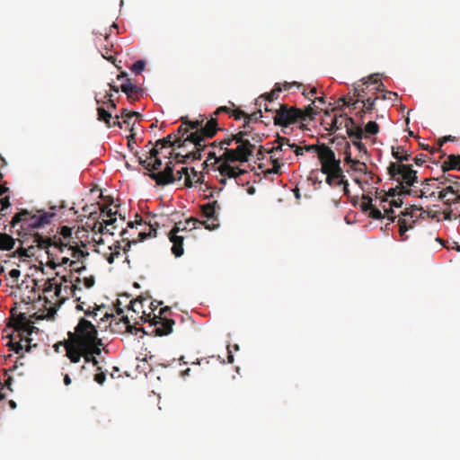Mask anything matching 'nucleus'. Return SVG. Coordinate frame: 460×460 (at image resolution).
<instances>
[{
	"label": "nucleus",
	"instance_id": "obj_1",
	"mask_svg": "<svg viewBox=\"0 0 460 460\" xmlns=\"http://www.w3.org/2000/svg\"><path fill=\"white\" fill-rule=\"evenodd\" d=\"M102 339L98 338L96 327L88 320L81 318L75 329L69 332V339L65 343V349H78L90 347H102Z\"/></svg>",
	"mask_w": 460,
	"mask_h": 460
},
{
	"label": "nucleus",
	"instance_id": "obj_2",
	"mask_svg": "<svg viewBox=\"0 0 460 460\" xmlns=\"http://www.w3.org/2000/svg\"><path fill=\"white\" fill-rule=\"evenodd\" d=\"M128 230H123L121 232L122 240L116 241L112 245L109 246L108 252L104 253V257L110 264H112L116 259L122 257L125 255L124 262H126L130 268V259L128 255V252L130 250L132 243H137V240H129V237L127 236ZM156 230L152 227V226H148V232L141 231L138 233V241H144L147 237L155 236Z\"/></svg>",
	"mask_w": 460,
	"mask_h": 460
},
{
	"label": "nucleus",
	"instance_id": "obj_3",
	"mask_svg": "<svg viewBox=\"0 0 460 460\" xmlns=\"http://www.w3.org/2000/svg\"><path fill=\"white\" fill-rule=\"evenodd\" d=\"M387 173L392 180L397 182L400 195H407L406 190H412L415 183L419 181L418 172L411 164L402 163H390Z\"/></svg>",
	"mask_w": 460,
	"mask_h": 460
},
{
	"label": "nucleus",
	"instance_id": "obj_4",
	"mask_svg": "<svg viewBox=\"0 0 460 460\" xmlns=\"http://www.w3.org/2000/svg\"><path fill=\"white\" fill-rule=\"evenodd\" d=\"M55 216L54 212L38 210L37 214H32L31 211L22 209L13 217L10 224L11 227L22 224V229H35L49 225Z\"/></svg>",
	"mask_w": 460,
	"mask_h": 460
},
{
	"label": "nucleus",
	"instance_id": "obj_5",
	"mask_svg": "<svg viewBox=\"0 0 460 460\" xmlns=\"http://www.w3.org/2000/svg\"><path fill=\"white\" fill-rule=\"evenodd\" d=\"M33 243H36L37 247L40 249H44L48 255V262L47 266L52 270H55L58 265L55 261L56 253L53 252L52 249H58L60 252H65V248L66 247V243H64L60 238L54 236V238L49 236H43L39 233L33 234Z\"/></svg>",
	"mask_w": 460,
	"mask_h": 460
},
{
	"label": "nucleus",
	"instance_id": "obj_6",
	"mask_svg": "<svg viewBox=\"0 0 460 460\" xmlns=\"http://www.w3.org/2000/svg\"><path fill=\"white\" fill-rule=\"evenodd\" d=\"M301 114L302 109L287 104H279V108L275 110L273 117L274 125L288 128L292 124L301 121Z\"/></svg>",
	"mask_w": 460,
	"mask_h": 460
},
{
	"label": "nucleus",
	"instance_id": "obj_7",
	"mask_svg": "<svg viewBox=\"0 0 460 460\" xmlns=\"http://www.w3.org/2000/svg\"><path fill=\"white\" fill-rule=\"evenodd\" d=\"M101 353L102 347L66 350V356L69 358L71 363H78L81 358H84L85 363H92L97 367V370H102V367H99V361L96 358V356H100Z\"/></svg>",
	"mask_w": 460,
	"mask_h": 460
},
{
	"label": "nucleus",
	"instance_id": "obj_8",
	"mask_svg": "<svg viewBox=\"0 0 460 460\" xmlns=\"http://www.w3.org/2000/svg\"><path fill=\"white\" fill-rule=\"evenodd\" d=\"M220 130L218 123L216 118L211 117L205 125L198 131L190 132L186 137V140L192 143L194 146H200V142H205L207 138H212L217 132Z\"/></svg>",
	"mask_w": 460,
	"mask_h": 460
},
{
	"label": "nucleus",
	"instance_id": "obj_9",
	"mask_svg": "<svg viewBox=\"0 0 460 460\" xmlns=\"http://www.w3.org/2000/svg\"><path fill=\"white\" fill-rule=\"evenodd\" d=\"M254 149L255 145L252 142L238 144L236 148H226L222 158L231 163H245L248 162L250 157L253 155Z\"/></svg>",
	"mask_w": 460,
	"mask_h": 460
},
{
	"label": "nucleus",
	"instance_id": "obj_10",
	"mask_svg": "<svg viewBox=\"0 0 460 460\" xmlns=\"http://www.w3.org/2000/svg\"><path fill=\"white\" fill-rule=\"evenodd\" d=\"M141 319L144 322L150 323V325L153 326L151 334L155 336H164L170 334L172 332V326L175 323L172 319H167L166 317L163 316H156L155 314L151 316V314H146L145 312H143Z\"/></svg>",
	"mask_w": 460,
	"mask_h": 460
},
{
	"label": "nucleus",
	"instance_id": "obj_11",
	"mask_svg": "<svg viewBox=\"0 0 460 460\" xmlns=\"http://www.w3.org/2000/svg\"><path fill=\"white\" fill-rule=\"evenodd\" d=\"M71 285L62 287V284L56 285L55 296L58 299V305L65 303L69 297L75 298V302H80L82 296L78 295V291H82L81 278L75 277L74 280H70Z\"/></svg>",
	"mask_w": 460,
	"mask_h": 460
},
{
	"label": "nucleus",
	"instance_id": "obj_12",
	"mask_svg": "<svg viewBox=\"0 0 460 460\" xmlns=\"http://www.w3.org/2000/svg\"><path fill=\"white\" fill-rule=\"evenodd\" d=\"M174 165L172 161L166 164V166L164 171L158 172H150L149 177L155 181L157 185H168L173 183L175 181L174 179Z\"/></svg>",
	"mask_w": 460,
	"mask_h": 460
},
{
	"label": "nucleus",
	"instance_id": "obj_13",
	"mask_svg": "<svg viewBox=\"0 0 460 460\" xmlns=\"http://www.w3.org/2000/svg\"><path fill=\"white\" fill-rule=\"evenodd\" d=\"M341 161L338 160L337 162L333 163H323L322 164L321 171L323 173L326 174V183L330 186L332 185V181L341 177H344L343 171L340 166Z\"/></svg>",
	"mask_w": 460,
	"mask_h": 460
},
{
	"label": "nucleus",
	"instance_id": "obj_14",
	"mask_svg": "<svg viewBox=\"0 0 460 460\" xmlns=\"http://www.w3.org/2000/svg\"><path fill=\"white\" fill-rule=\"evenodd\" d=\"M11 313L13 322L12 325L13 328L22 333L31 334L35 327L33 326V323L28 320L26 314L24 313H20L14 316L13 309Z\"/></svg>",
	"mask_w": 460,
	"mask_h": 460
},
{
	"label": "nucleus",
	"instance_id": "obj_15",
	"mask_svg": "<svg viewBox=\"0 0 460 460\" xmlns=\"http://www.w3.org/2000/svg\"><path fill=\"white\" fill-rule=\"evenodd\" d=\"M180 224L176 223L175 226L169 233V239L172 243V252L175 257H181L183 254V236L178 235L180 232Z\"/></svg>",
	"mask_w": 460,
	"mask_h": 460
},
{
	"label": "nucleus",
	"instance_id": "obj_16",
	"mask_svg": "<svg viewBox=\"0 0 460 460\" xmlns=\"http://www.w3.org/2000/svg\"><path fill=\"white\" fill-rule=\"evenodd\" d=\"M292 86H296L299 88L302 86V84L297 82H293V83L285 82L283 84L277 83L274 85V88L269 93L260 96L258 101L263 100L265 102H272L273 101H275L279 98V93L283 90H288Z\"/></svg>",
	"mask_w": 460,
	"mask_h": 460
},
{
	"label": "nucleus",
	"instance_id": "obj_17",
	"mask_svg": "<svg viewBox=\"0 0 460 460\" xmlns=\"http://www.w3.org/2000/svg\"><path fill=\"white\" fill-rule=\"evenodd\" d=\"M437 181L436 179H425L421 181L422 189H415L412 190H406L408 196L417 197V198H429L436 197V192L431 190V184L429 181Z\"/></svg>",
	"mask_w": 460,
	"mask_h": 460
},
{
	"label": "nucleus",
	"instance_id": "obj_18",
	"mask_svg": "<svg viewBox=\"0 0 460 460\" xmlns=\"http://www.w3.org/2000/svg\"><path fill=\"white\" fill-rule=\"evenodd\" d=\"M230 163V161L224 160V163H221V164H219L217 167V171L222 177L237 178L240 175L245 173L244 170L237 166H232Z\"/></svg>",
	"mask_w": 460,
	"mask_h": 460
},
{
	"label": "nucleus",
	"instance_id": "obj_19",
	"mask_svg": "<svg viewBox=\"0 0 460 460\" xmlns=\"http://www.w3.org/2000/svg\"><path fill=\"white\" fill-rule=\"evenodd\" d=\"M343 127L346 128L347 135L349 138L362 139L364 130L360 126L356 125L355 120L350 117L344 119Z\"/></svg>",
	"mask_w": 460,
	"mask_h": 460
},
{
	"label": "nucleus",
	"instance_id": "obj_20",
	"mask_svg": "<svg viewBox=\"0 0 460 460\" xmlns=\"http://www.w3.org/2000/svg\"><path fill=\"white\" fill-rule=\"evenodd\" d=\"M438 199L460 212V197H457V194H453L448 192L447 190L443 189L438 192Z\"/></svg>",
	"mask_w": 460,
	"mask_h": 460
},
{
	"label": "nucleus",
	"instance_id": "obj_21",
	"mask_svg": "<svg viewBox=\"0 0 460 460\" xmlns=\"http://www.w3.org/2000/svg\"><path fill=\"white\" fill-rule=\"evenodd\" d=\"M207 146H208L205 144V142H200V146H195V151L190 152L184 155L180 153H177L175 155V158L179 159L177 163L186 164L189 159L200 160L202 157L201 152L204 151Z\"/></svg>",
	"mask_w": 460,
	"mask_h": 460
},
{
	"label": "nucleus",
	"instance_id": "obj_22",
	"mask_svg": "<svg viewBox=\"0 0 460 460\" xmlns=\"http://www.w3.org/2000/svg\"><path fill=\"white\" fill-rule=\"evenodd\" d=\"M120 90L127 94L128 99L131 102L138 100L139 94L142 93V89L132 84L129 78H127L120 85Z\"/></svg>",
	"mask_w": 460,
	"mask_h": 460
},
{
	"label": "nucleus",
	"instance_id": "obj_23",
	"mask_svg": "<svg viewBox=\"0 0 460 460\" xmlns=\"http://www.w3.org/2000/svg\"><path fill=\"white\" fill-rule=\"evenodd\" d=\"M217 205V201L208 202L200 207L201 213L203 217L207 218L204 222H208V224H216V228L218 226L217 217L216 216V207Z\"/></svg>",
	"mask_w": 460,
	"mask_h": 460
},
{
	"label": "nucleus",
	"instance_id": "obj_24",
	"mask_svg": "<svg viewBox=\"0 0 460 460\" xmlns=\"http://www.w3.org/2000/svg\"><path fill=\"white\" fill-rule=\"evenodd\" d=\"M174 137H176V134H169L167 137L158 139L156 141V146H160V149L164 148V147H171V146H177L178 147H181L184 146L185 142L188 141V140H186V138L181 139V137H177V138H174Z\"/></svg>",
	"mask_w": 460,
	"mask_h": 460
},
{
	"label": "nucleus",
	"instance_id": "obj_25",
	"mask_svg": "<svg viewBox=\"0 0 460 460\" xmlns=\"http://www.w3.org/2000/svg\"><path fill=\"white\" fill-rule=\"evenodd\" d=\"M314 150H317L318 157L320 159L321 164L325 163H333L337 162L338 160L335 158L334 152L326 145L323 144L320 146H316V148Z\"/></svg>",
	"mask_w": 460,
	"mask_h": 460
},
{
	"label": "nucleus",
	"instance_id": "obj_26",
	"mask_svg": "<svg viewBox=\"0 0 460 460\" xmlns=\"http://www.w3.org/2000/svg\"><path fill=\"white\" fill-rule=\"evenodd\" d=\"M441 170L446 172L449 170L460 171V155H449L441 164Z\"/></svg>",
	"mask_w": 460,
	"mask_h": 460
},
{
	"label": "nucleus",
	"instance_id": "obj_27",
	"mask_svg": "<svg viewBox=\"0 0 460 460\" xmlns=\"http://www.w3.org/2000/svg\"><path fill=\"white\" fill-rule=\"evenodd\" d=\"M392 155L396 160L395 163L408 162L411 158V155L404 149L403 146H392Z\"/></svg>",
	"mask_w": 460,
	"mask_h": 460
},
{
	"label": "nucleus",
	"instance_id": "obj_28",
	"mask_svg": "<svg viewBox=\"0 0 460 460\" xmlns=\"http://www.w3.org/2000/svg\"><path fill=\"white\" fill-rule=\"evenodd\" d=\"M184 177L183 186L190 188L193 186V181L189 172L188 167H181L180 170L176 172L174 174L175 181H181Z\"/></svg>",
	"mask_w": 460,
	"mask_h": 460
},
{
	"label": "nucleus",
	"instance_id": "obj_29",
	"mask_svg": "<svg viewBox=\"0 0 460 460\" xmlns=\"http://www.w3.org/2000/svg\"><path fill=\"white\" fill-rule=\"evenodd\" d=\"M402 196H397V198L392 199L389 201V207L387 208L385 205H383L384 212L386 216V217L391 221L394 222L395 219V217L393 216L394 210L392 209V207L395 208H401L402 205V199L401 198Z\"/></svg>",
	"mask_w": 460,
	"mask_h": 460
},
{
	"label": "nucleus",
	"instance_id": "obj_30",
	"mask_svg": "<svg viewBox=\"0 0 460 460\" xmlns=\"http://www.w3.org/2000/svg\"><path fill=\"white\" fill-rule=\"evenodd\" d=\"M15 240L8 234H0V250L10 251L13 248Z\"/></svg>",
	"mask_w": 460,
	"mask_h": 460
},
{
	"label": "nucleus",
	"instance_id": "obj_31",
	"mask_svg": "<svg viewBox=\"0 0 460 460\" xmlns=\"http://www.w3.org/2000/svg\"><path fill=\"white\" fill-rule=\"evenodd\" d=\"M98 119L100 121H104L108 128L113 127L112 122L114 120V117H112L111 113L105 110L102 107L97 108Z\"/></svg>",
	"mask_w": 460,
	"mask_h": 460
},
{
	"label": "nucleus",
	"instance_id": "obj_32",
	"mask_svg": "<svg viewBox=\"0 0 460 460\" xmlns=\"http://www.w3.org/2000/svg\"><path fill=\"white\" fill-rule=\"evenodd\" d=\"M184 225L188 227H190V229L192 228H197V226L199 225H202L205 226L206 229H208V230H214L216 229V224H208V222H201L200 220L195 218V217H190L188 218Z\"/></svg>",
	"mask_w": 460,
	"mask_h": 460
},
{
	"label": "nucleus",
	"instance_id": "obj_33",
	"mask_svg": "<svg viewBox=\"0 0 460 460\" xmlns=\"http://www.w3.org/2000/svg\"><path fill=\"white\" fill-rule=\"evenodd\" d=\"M182 125L187 126L190 130L198 131L202 127V124L204 123V119H196V120H190L188 117H181L180 119Z\"/></svg>",
	"mask_w": 460,
	"mask_h": 460
},
{
	"label": "nucleus",
	"instance_id": "obj_34",
	"mask_svg": "<svg viewBox=\"0 0 460 460\" xmlns=\"http://www.w3.org/2000/svg\"><path fill=\"white\" fill-rule=\"evenodd\" d=\"M376 100H377V97H376L374 99L367 98V100H362L363 107H362L361 111L358 112L360 119H363L364 114L371 112L373 111Z\"/></svg>",
	"mask_w": 460,
	"mask_h": 460
},
{
	"label": "nucleus",
	"instance_id": "obj_35",
	"mask_svg": "<svg viewBox=\"0 0 460 460\" xmlns=\"http://www.w3.org/2000/svg\"><path fill=\"white\" fill-rule=\"evenodd\" d=\"M338 102H342V105L341 106H337V107L333 108L332 111H341L343 110L344 106L356 108V104L358 102H359V99L353 100L351 97H345V96H343V97H341L338 100Z\"/></svg>",
	"mask_w": 460,
	"mask_h": 460
},
{
	"label": "nucleus",
	"instance_id": "obj_36",
	"mask_svg": "<svg viewBox=\"0 0 460 460\" xmlns=\"http://www.w3.org/2000/svg\"><path fill=\"white\" fill-rule=\"evenodd\" d=\"M37 247L36 243L32 242V244H31L28 248L20 247L16 250L15 254L19 258H31L34 256L33 250Z\"/></svg>",
	"mask_w": 460,
	"mask_h": 460
},
{
	"label": "nucleus",
	"instance_id": "obj_37",
	"mask_svg": "<svg viewBox=\"0 0 460 460\" xmlns=\"http://www.w3.org/2000/svg\"><path fill=\"white\" fill-rule=\"evenodd\" d=\"M276 143L278 144V146H273L270 150V154H275V153H277L279 151L285 152L286 148H283V143L287 144V146L288 147V146H289V138L278 135L277 139H276Z\"/></svg>",
	"mask_w": 460,
	"mask_h": 460
},
{
	"label": "nucleus",
	"instance_id": "obj_38",
	"mask_svg": "<svg viewBox=\"0 0 460 460\" xmlns=\"http://www.w3.org/2000/svg\"><path fill=\"white\" fill-rule=\"evenodd\" d=\"M141 117L138 112L129 111L128 114L121 121V125L125 124L127 127H131L130 131H133V126L136 122V118Z\"/></svg>",
	"mask_w": 460,
	"mask_h": 460
},
{
	"label": "nucleus",
	"instance_id": "obj_39",
	"mask_svg": "<svg viewBox=\"0 0 460 460\" xmlns=\"http://www.w3.org/2000/svg\"><path fill=\"white\" fill-rule=\"evenodd\" d=\"M288 148L293 149L294 153L296 154V155L299 156V155H302L304 154V151L314 150L316 148V146L309 145V146H305L304 147H301V146H298L297 145H296L295 143H290L289 142Z\"/></svg>",
	"mask_w": 460,
	"mask_h": 460
},
{
	"label": "nucleus",
	"instance_id": "obj_40",
	"mask_svg": "<svg viewBox=\"0 0 460 460\" xmlns=\"http://www.w3.org/2000/svg\"><path fill=\"white\" fill-rule=\"evenodd\" d=\"M247 137H250V131L248 130H241L236 134L232 135V139L234 140L236 144H244L246 142H251Z\"/></svg>",
	"mask_w": 460,
	"mask_h": 460
},
{
	"label": "nucleus",
	"instance_id": "obj_41",
	"mask_svg": "<svg viewBox=\"0 0 460 460\" xmlns=\"http://www.w3.org/2000/svg\"><path fill=\"white\" fill-rule=\"evenodd\" d=\"M262 117L261 110H258L257 111L252 112V114L246 113V119H244L243 128H246L249 127V124L252 121L257 122Z\"/></svg>",
	"mask_w": 460,
	"mask_h": 460
},
{
	"label": "nucleus",
	"instance_id": "obj_42",
	"mask_svg": "<svg viewBox=\"0 0 460 460\" xmlns=\"http://www.w3.org/2000/svg\"><path fill=\"white\" fill-rule=\"evenodd\" d=\"M398 226H399V234L402 241H405L408 236L405 235V233L411 229V226H407V219L406 218H399L398 219Z\"/></svg>",
	"mask_w": 460,
	"mask_h": 460
},
{
	"label": "nucleus",
	"instance_id": "obj_43",
	"mask_svg": "<svg viewBox=\"0 0 460 460\" xmlns=\"http://www.w3.org/2000/svg\"><path fill=\"white\" fill-rule=\"evenodd\" d=\"M121 322L124 323L127 332H128L131 334H137L138 332H142L143 333H146L143 328H137L134 325H132L128 320V316H122L120 319Z\"/></svg>",
	"mask_w": 460,
	"mask_h": 460
},
{
	"label": "nucleus",
	"instance_id": "obj_44",
	"mask_svg": "<svg viewBox=\"0 0 460 460\" xmlns=\"http://www.w3.org/2000/svg\"><path fill=\"white\" fill-rule=\"evenodd\" d=\"M316 115V112L314 111V108L312 107V105L306 106L304 110L302 109V114H301V121H305L308 119H314Z\"/></svg>",
	"mask_w": 460,
	"mask_h": 460
},
{
	"label": "nucleus",
	"instance_id": "obj_45",
	"mask_svg": "<svg viewBox=\"0 0 460 460\" xmlns=\"http://www.w3.org/2000/svg\"><path fill=\"white\" fill-rule=\"evenodd\" d=\"M67 249V250H70L72 252H71V256L75 259H77L79 260L80 257H86L89 255L88 252H85V251H83L81 250L80 248L76 247V246H68L66 244V247L65 248V250Z\"/></svg>",
	"mask_w": 460,
	"mask_h": 460
},
{
	"label": "nucleus",
	"instance_id": "obj_46",
	"mask_svg": "<svg viewBox=\"0 0 460 460\" xmlns=\"http://www.w3.org/2000/svg\"><path fill=\"white\" fill-rule=\"evenodd\" d=\"M365 132L368 135H376L379 132V126L376 121H369L365 126Z\"/></svg>",
	"mask_w": 460,
	"mask_h": 460
},
{
	"label": "nucleus",
	"instance_id": "obj_47",
	"mask_svg": "<svg viewBox=\"0 0 460 460\" xmlns=\"http://www.w3.org/2000/svg\"><path fill=\"white\" fill-rule=\"evenodd\" d=\"M92 230H93V232L99 234H113V233L111 232L110 229L104 227L103 224L99 221L94 223Z\"/></svg>",
	"mask_w": 460,
	"mask_h": 460
},
{
	"label": "nucleus",
	"instance_id": "obj_48",
	"mask_svg": "<svg viewBox=\"0 0 460 460\" xmlns=\"http://www.w3.org/2000/svg\"><path fill=\"white\" fill-rule=\"evenodd\" d=\"M341 142H344L345 143V150H344V154H345V162L348 163V164H353V162L356 160V159H352L351 158V153H350V145L349 142L346 141V138L345 137H341Z\"/></svg>",
	"mask_w": 460,
	"mask_h": 460
},
{
	"label": "nucleus",
	"instance_id": "obj_49",
	"mask_svg": "<svg viewBox=\"0 0 460 460\" xmlns=\"http://www.w3.org/2000/svg\"><path fill=\"white\" fill-rule=\"evenodd\" d=\"M129 111L128 109H122L120 111V114H117L114 116V120L112 121V126L113 127H119V128H122L121 126V121H119V119H124L126 117L127 114H128Z\"/></svg>",
	"mask_w": 460,
	"mask_h": 460
},
{
	"label": "nucleus",
	"instance_id": "obj_50",
	"mask_svg": "<svg viewBox=\"0 0 460 460\" xmlns=\"http://www.w3.org/2000/svg\"><path fill=\"white\" fill-rule=\"evenodd\" d=\"M95 284V279L93 276L84 277L81 279V287L86 289L92 288Z\"/></svg>",
	"mask_w": 460,
	"mask_h": 460
},
{
	"label": "nucleus",
	"instance_id": "obj_51",
	"mask_svg": "<svg viewBox=\"0 0 460 460\" xmlns=\"http://www.w3.org/2000/svg\"><path fill=\"white\" fill-rule=\"evenodd\" d=\"M343 118V114H341L340 116L335 115L334 118L332 120L330 129L331 130H338L342 127L343 120H341V119Z\"/></svg>",
	"mask_w": 460,
	"mask_h": 460
},
{
	"label": "nucleus",
	"instance_id": "obj_52",
	"mask_svg": "<svg viewBox=\"0 0 460 460\" xmlns=\"http://www.w3.org/2000/svg\"><path fill=\"white\" fill-rule=\"evenodd\" d=\"M445 189L447 190L448 192H451L453 194H457V197H460V181H452V183L449 184L448 186H447Z\"/></svg>",
	"mask_w": 460,
	"mask_h": 460
},
{
	"label": "nucleus",
	"instance_id": "obj_53",
	"mask_svg": "<svg viewBox=\"0 0 460 460\" xmlns=\"http://www.w3.org/2000/svg\"><path fill=\"white\" fill-rule=\"evenodd\" d=\"M369 84L376 85L375 88L376 91H381V87L384 86L381 80L379 78L375 77L374 75L369 76L368 80L364 82V84H367V87L368 86Z\"/></svg>",
	"mask_w": 460,
	"mask_h": 460
},
{
	"label": "nucleus",
	"instance_id": "obj_54",
	"mask_svg": "<svg viewBox=\"0 0 460 460\" xmlns=\"http://www.w3.org/2000/svg\"><path fill=\"white\" fill-rule=\"evenodd\" d=\"M351 169L353 171L358 172H365L367 170V164L363 162H360L359 160L356 159L353 164H351Z\"/></svg>",
	"mask_w": 460,
	"mask_h": 460
},
{
	"label": "nucleus",
	"instance_id": "obj_55",
	"mask_svg": "<svg viewBox=\"0 0 460 460\" xmlns=\"http://www.w3.org/2000/svg\"><path fill=\"white\" fill-rule=\"evenodd\" d=\"M145 66H146V62L144 60L140 59V60L136 61L133 64L131 70L135 74L138 75L145 69Z\"/></svg>",
	"mask_w": 460,
	"mask_h": 460
},
{
	"label": "nucleus",
	"instance_id": "obj_56",
	"mask_svg": "<svg viewBox=\"0 0 460 460\" xmlns=\"http://www.w3.org/2000/svg\"><path fill=\"white\" fill-rule=\"evenodd\" d=\"M144 300H146V298L143 296H139L137 298L130 301L128 308L136 313V312H137L136 306L138 304L142 306V303Z\"/></svg>",
	"mask_w": 460,
	"mask_h": 460
},
{
	"label": "nucleus",
	"instance_id": "obj_57",
	"mask_svg": "<svg viewBox=\"0 0 460 460\" xmlns=\"http://www.w3.org/2000/svg\"><path fill=\"white\" fill-rule=\"evenodd\" d=\"M337 180V182H336V186H343V193L344 195L346 196H349V182L347 180L344 179V177H341V178H338L336 179Z\"/></svg>",
	"mask_w": 460,
	"mask_h": 460
},
{
	"label": "nucleus",
	"instance_id": "obj_58",
	"mask_svg": "<svg viewBox=\"0 0 460 460\" xmlns=\"http://www.w3.org/2000/svg\"><path fill=\"white\" fill-rule=\"evenodd\" d=\"M273 166L271 169H269L267 171L268 173H275V174H280L281 173V164L279 162V159H273L272 160Z\"/></svg>",
	"mask_w": 460,
	"mask_h": 460
},
{
	"label": "nucleus",
	"instance_id": "obj_59",
	"mask_svg": "<svg viewBox=\"0 0 460 460\" xmlns=\"http://www.w3.org/2000/svg\"><path fill=\"white\" fill-rule=\"evenodd\" d=\"M222 157H223V155L220 156H217V155L214 151H210L208 155V159L205 161L204 164L207 165L208 162L212 159H214V164H218L220 162L224 163V159Z\"/></svg>",
	"mask_w": 460,
	"mask_h": 460
},
{
	"label": "nucleus",
	"instance_id": "obj_60",
	"mask_svg": "<svg viewBox=\"0 0 460 460\" xmlns=\"http://www.w3.org/2000/svg\"><path fill=\"white\" fill-rule=\"evenodd\" d=\"M189 131H190V128L187 126L181 124L178 128L177 131L174 133V134H176V137L175 138L181 137V139H185L186 137H184V136L185 135L188 136L189 135L188 134Z\"/></svg>",
	"mask_w": 460,
	"mask_h": 460
},
{
	"label": "nucleus",
	"instance_id": "obj_61",
	"mask_svg": "<svg viewBox=\"0 0 460 460\" xmlns=\"http://www.w3.org/2000/svg\"><path fill=\"white\" fill-rule=\"evenodd\" d=\"M459 179L458 176H456V175H451L449 174L448 176H442L440 178H438L436 179L437 181H439V183L440 184H446V183H449L451 184L452 181H456L457 180Z\"/></svg>",
	"mask_w": 460,
	"mask_h": 460
},
{
	"label": "nucleus",
	"instance_id": "obj_62",
	"mask_svg": "<svg viewBox=\"0 0 460 460\" xmlns=\"http://www.w3.org/2000/svg\"><path fill=\"white\" fill-rule=\"evenodd\" d=\"M367 92L364 88L360 89L358 86L354 87V97H356V99H359V102H362Z\"/></svg>",
	"mask_w": 460,
	"mask_h": 460
},
{
	"label": "nucleus",
	"instance_id": "obj_63",
	"mask_svg": "<svg viewBox=\"0 0 460 460\" xmlns=\"http://www.w3.org/2000/svg\"><path fill=\"white\" fill-rule=\"evenodd\" d=\"M231 117H234V119L235 120H239L241 119L242 118H243L244 119H246V112H244L243 111L240 110V109H236V110H232V112H231Z\"/></svg>",
	"mask_w": 460,
	"mask_h": 460
},
{
	"label": "nucleus",
	"instance_id": "obj_64",
	"mask_svg": "<svg viewBox=\"0 0 460 460\" xmlns=\"http://www.w3.org/2000/svg\"><path fill=\"white\" fill-rule=\"evenodd\" d=\"M53 280H54V279H49L46 280V282L44 284V288H43V291L45 293H49L53 290L55 291V287L57 284L53 283Z\"/></svg>",
	"mask_w": 460,
	"mask_h": 460
}]
</instances>
